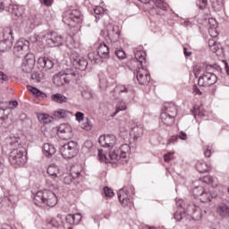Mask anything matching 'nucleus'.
<instances>
[{
    "label": "nucleus",
    "instance_id": "1",
    "mask_svg": "<svg viewBox=\"0 0 229 229\" xmlns=\"http://www.w3.org/2000/svg\"><path fill=\"white\" fill-rule=\"evenodd\" d=\"M6 142L9 148L13 149L9 154V162L12 165H14V167L24 165L28 158L24 156V148L21 147V138L15 136L10 137L6 140Z\"/></svg>",
    "mask_w": 229,
    "mask_h": 229
},
{
    "label": "nucleus",
    "instance_id": "2",
    "mask_svg": "<svg viewBox=\"0 0 229 229\" xmlns=\"http://www.w3.org/2000/svg\"><path fill=\"white\" fill-rule=\"evenodd\" d=\"M30 52V42L25 39H19L14 47V53L19 55H25V58L22 63L21 69L23 72H31L33 67H35V58L33 55H29Z\"/></svg>",
    "mask_w": 229,
    "mask_h": 229
},
{
    "label": "nucleus",
    "instance_id": "3",
    "mask_svg": "<svg viewBox=\"0 0 229 229\" xmlns=\"http://www.w3.org/2000/svg\"><path fill=\"white\" fill-rule=\"evenodd\" d=\"M50 190H44L43 191H38L34 195V203L38 206H40L42 203L47 205V207H55L56 203H58V199L55 192H53L54 189L56 187L54 184L49 185Z\"/></svg>",
    "mask_w": 229,
    "mask_h": 229
},
{
    "label": "nucleus",
    "instance_id": "4",
    "mask_svg": "<svg viewBox=\"0 0 229 229\" xmlns=\"http://www.w3.org/2000/svg\"><path fill=\"white\" fill-rule=\"evenodd\" d=\"M134 56L137 62H139L141 65V67H139L134 72V76H136L137 81L140 85H147V83H149V81H151V76L149 75V72L142 67V64L146 62V52L136 51L134 52Z\"/></svg>",
    "mask_w": 229,
    "mask_h": 229
},
{
    "label": "nucleus",
    "instance_id": "5",
    "mask_svg": "<svg viewBox=\"0 0 229 229\" xmlns=\"http://www.w3.org/2000/svg\"><path fill=\"white\" fill-rule=\"evenodd\" d=\"M206 72L199 78V87H212L215 83H217V75L214 73V70L217 65L214 64H203Z\"/></svg>",
    "mask_w": 229,
    "mask_h": 229
},
{
    "label": "nucleus",
    "instance_id": "6",
    "mask_svg": "<svg viewBox=\"0 0 229 229\" xmlns=\"http://www.w3.org/2000/svg\"><path fill=\"white\" fill-rule=\"evenodd\" d=\"M53 81L57 87H63L71 81H78V72L73 70L61 71L54 75Z\"/></svg>",
    "mask_w": 229,
    "mask_h": 229
},
{
    "label": "nucleus",
    "instance_id": "7",
    "mask_svg": "<svg viewBox=\"0 0 229 229\" xmlns=\"http://www.w3.org/2000/svg\"><path fill=\"white\" fill-rule=\"evenodd\" d=\"M176 206L181 208V210H186L189 216H191V218L194 221H199L201 219V208L196 206V204H190L187 208H185V202L182 199H178L175 200Z\"/></svg>",
    "mask_w": 229,
    "mask_h": 229
},
{
    "label": "nucleus",
    "instance_id": "8",
    "mask_svg": "<svg viewBox=\"0 0 229 229\" xmlns=\"http://www.w3.org/2000/svg\"><path fill=\"white\" fill-rule=\"evenodd\" d=\"M98 157L99 162H106V164H108L110 162H117L118 164H123V157L121 156L119 149L110 150L108 157L105 155L103 149H98Z\"/></svg>",
    "mask_w": 229,
    "mask_h": 229
},
{
    "label": "nucleus",
    "instance_id": "9",
    "mask_svg": "<svg viewBox=\"0 0 229 229\" xmlns=\"http://www.w3.org/2000/svg\"><path fill=\"white\" fill-rule=\"evenodd\" d=\"M60 153L63 158L71 159L78 155V143L76 141H69L60 148Z\"/></svg>",
    "mask_w": 229,
    "mask_h": 229
},
{
    "label": "nucleus",
    "instance_id": "10",
    "mask_svg": "<svg viewBox=\"0 0 229 229\" xmlns=\"http://www.w3.org/2000/svg\"><path fill=\"white\" fill-rule=\"evenodd\" d=\"M64 19H69L72 21H64V24H67L68 26H71L72 28H74L76 24H80L83 21V16L81 15V13L80 10H73V11H66L64 15Z\"/></svg>",
    "mask_w": 229,
    "mask_h": 229
},
{
    "label": "nucleus",
    "instance_id": "11",
    "mask_svg": "<svg viewBox=\"0 0 229 229\" xmlns=\"http://www.w3.org/2000/svg\"><path fill=\"white\" fill-rule=\"evenodd\" d=\"M192 194L194 198H197V199H199L202 203H208V201L214 198V195H212L208 190H205V188L201 186L195 187L192 191Z\"/></svg>",
    "mask_w": 229,
    "mask_h": 229
},
{
    "label": "nucleus",
    "instance_id": "12",
    "mask_svg": "<svg viewBox=\"0 0 229 229\" xmlns=\"http://www.w3.org/2000/svg\"><path fill=\"white\" fill-rule=\"evenodd\" d=\"M8 110V102H0V126L3 128H8L12 124V117L8 114H5Z\"/></svg>",
    "mask_w": 229,
    "mask_h": 229
},
{
    "label": "nucleus",
    "instance_id": "13",
    "mask_svg": "<svg viewBox=\"0 0 229 229\" xmlns=\"http://www.w3.org/2000/svg\"><path fill=\"white\" fill-rule=\"evenodd\" d=\"M64 44V38L58 32H50L47 34V45L48 47H56Z\"/></svg>",
    "mask_w": 229,
    "mask_h": 229
},
{
    "label": "nucleus",
    "instance_id": "14",
    "mask_svg": "<svg viewBox=\"0 0 229 229\" xmlns=\"http://www.w3.org/2000/svg\"><path fill=\"white\" fill-rule=\"evenodd\" d=\"M98 142L102 148H114L117 144V138L114 134H106L100 136Z\"/></svg>",
    "mask_w": 229,
    "mask_h": 229
},
{
    "label": "nucleus",
    "instance_id": "15",
    "mask_svg": "<svg viewBox=\"0 0 229 229\" xmlns=\"http://www.w3.org/2000/svg\"><path fill=\"white\" fill-rule=\"evenodd\" d=\"M57 135L63 140H69V139H72V128L71 125L61 124L57 130Z\"/></svg>",
    "mask_w": 229,
    "mask_h": 229
},
{
    "label": "nucleus",
    "instance_id": "16",
    "mask_svg": "<svg viewBox=\"0 0 229 229\" xmlns=\"http://www.w3.org/2000/svg\"><path fill=\"white\" fill-rule=\"evenodd\" d=\"M121 35V31L119 30V27L109 24L107 26V37L112 40H119V37Z\"/></svg>",
    "mask_w": 229,
    "mask_h": 229
},
{
    "label": "nucleus",
    "instance_id": "17",
    "mask_svg": "<svg viewBox=\"0 0 229 229\" xmlns=\"http://www.w3.org/2000/svg\"><path fill=\"white\" fill-rule=\"evenodd\" d=\"M128 190H126V188H123L121 189L118 193V199L120 203H122L123 207H128V205H130V198H128Z\"/></svg>",
    "mask_w": 229,
    "mask_h": 229
},
{
    "label": "nucleus",
    "instance_id": "18",
    "mask_svg": "<svg viewBox=\"0 0 229 229\" xmlns=\"http://www.w3.org/2000/svg\"><path fill=\"white\" fill-rule=\"evenodd\" d=\"M174 114H169L168 113L161 112L160 119L163 124L165 126H173L174 124Z\"/></svg>",
    "mask_w": 229,
    "mask_h": 229
},
{
    "label": "nucleus",
    "instance_id": "19",
    "mask_svg": "<svg viewBox=\"0 0 229 229\" xmlns=\"http://www.w3.org/2000/svg\"><path fill=\"white\" fill-rule=\"evenodd\" d=\"M130 145L123 144L122 145L119 149L118 153H120V156L122 157V164H126L128 162V155H130Z\"/></svg>",
    "mask_w": 229,
    "mask_h": 229
},
{
    "label": "nucleus",
    "instance_id": "20",
    "mask_svg": "<svg viewBox=\"0 0 229 229\" xmlns=\"http://www.w3.org/2000/svg\"><path fill=\"white\" fill-rule=\"evenodd\" d=\"M38 64L39 67H42L46 71H49V69H53V65H55L53 61H51L47 57H41V58H39L38 60Z\"/></svg>",
    "mask_w": 229,
    "mask_h": 229
},
{
    "label": "nucleus",
    "instance_id": "21",
    "mask_svg": "<svg viewBox=\"0 0 229 229\" xmlns=\"http://www.w3.org/2000/svg\"><path fill=\"white\" fill-rule=\"evenodd\" d=\"M47 174L53 178V180H58V174H60V168L55 164L50 165L47 167Z\"/></svg>",
    "mask_w": 229,
    "mask_h": 229
},
{
    "label": "nucleus",
    "instance_id": "22",
    "mask_svg": "<svg viewBox=\"0 0 229 229\" xmlns=\"http://www.w3.org/2000/svg\"><path fill=\"white\" fill-rule=\"evenodd\" d=\"M97 53L100 58H108V55H110V48L106 44H101L98 47Z\"/></svg>",
    "mask_w": 229,
    "mask_h": 229
},
{
    "label": "nucleus",
    "instance_id": "23",
    "mask_svg": "<svg viewBox=\"0 0 229 229\" xmlns=\"http://www.w3.org/2000/svg\"><path fill=\"white\" fill-rule=\"evenodd\" d=\"M165 114H169L170 115L176 116L178 110L176 109V105L174 103H167L165 106V109L162 111Z\"/></svg>",
    "mask_w": 229,
    "mask_h": 229
},
{
    "label": "nucleus",
    "instance_id": "24",
    "mask_svg": "<svg viewBox=\"0 0 229 229\" xmlns=\"http://www.w3.org/2000/svg\"><path fill=\"white\" fill-rule=\"evenodd\" d=\"M211 165L206 164L203 160H199L196 163V169L199 173H208L210 171Z\"/></svg>",
    "mask_w": 229,
    "mask_h": 229
},
{
    "label": "nucleus",
    "instance_id": "25",
    "mask_svg": "<svg viewBox=\"0 0 229 229\" xmlns=\"http://www.w3.org/2000/svg\"><path fill=\"white\" fill-rule=\"evenodd\" d=\"M43 153L45 157H53L55 153H56V148H55V146L49 143H45L43 146Z\"/></svg>",
    "mask_w": 229,
    "mask_h": 229
},
{
    "label": "nucleus",
    "instance_id": "26",
    "mask_svg": "<svg viewBox=\"0 0 229 229\" xmlns=\"http://www.w3.org/2000/svg\"><path fill=\"white\" fill-rule=\"evenodd\" d=\"M12 46H13V43L10 39L0 41L1 53H6V51H10V49H12Z\"/></svg>",
    "mask_w": 229,
    "mask_h": 229
},
{
    "label": "nucleus",
    "instance_id": "27",
    "mask_svg": "<svg viewBox=\"0 0 229 229\" xmlns=\"http://www.w3.org/2000/svg\"><path fill=\"white\" fill-rule=\"evenodd\" d=\"M52 101L62 105V103H67V97L62 95V93H56L51 96Z\"/></svg>",
    "mask_w": 229,
    "mask_h": 229
},
{
    "label": "nucleus",
    "instance_id": "28",
    "mask_svg": "<svg viewBox=\"0 0 229 229\" xmlns=\"http://www.w3.org/2000/svg\"><path fill=\"white\" fill-rule=\"evenodd\" d=\"M201 181L203 182V183H208L212 187H217V178L212 175H206L201 179Z\"/></svg>",
    "mask_w": 229,
    "mask_h": 229
},
{
    "label": "nucleus",
    "instance_id": "29",
    "mask_svg": "<svg viewBox=\"0 0 229 229\" xmlns=\"http://www.w3.org/2000/svg\"><path fill=\"white\" fill-rule=\"evenodd\" d=\"M216 212L221 217H229V207L226 205H220Z\"/></svg>",
    "mask_w": 229,
    "mask_h": 229
},
{
    "label": "nucleus",
    "instance_id": "30",
    "mask_svg": "<svg viewBox=\"0 0 229 229\" xmlns=\"http://www.w3.org/2000/svg\"><path fill=\"white\" fill-rule=\"evenodd\" d=\"M87 65H89V62L84 57H81L77 62V66L73 65L75 69H79V71H85L87 69Z\"/></svg>",
    "mask_w": 229,
    "mask_h": 229
},
{
    "label": "nucleus",
    "instance_id": "31",
    "mask_svg": "<svg viewBox=\"0 0 229 229\" xmlns=\"http://www.w3.org/2000/svg\"><path fill=\"white\" fill-rule=\"evenodd\" d=\"M27 89L30 92H31V94H33L34 96H37L38 98H46V93L40 91L38 89H37L31 85H28Z\"/></svg>",
    "mask_w": 229,
    "mask_h": 229
},
{
    "label": "nucleus",
    "instance_id": "32",
    "mask_svg": "<svg viewBox=\"0 0 229 229\" xmlns=\"http://www.w3.org/2000/svg\"><path fill=\"white\" fill-rule=\"evenodd\" d=\"M37 117L39 123H42L43 124H47L48 123H51V120L53 119V117H51L47 114H38Z\"/></svg>",
    "mask_w": 229,
    "mask_h": 229
},
{
    "label": "nucleus",
    "instance_id": "33",
    "mask_svg": "<svg viewBox=\"0 0 229 229\" xmlns=\"http://www.w3.org/2000/svg\"><path fill=\"white\" fill-rule=\"evenodd\" d=\"M80 170H77V172L72 174V175L65 176L64 178V183H65V185H71V183H72V178H80Z\"/></svg>",
    "mask_w": 229,
    "mask_h": 229
},
{
    "label": "nucleus",
    "instance_id": "34",
    "mask_svg": "<svg viewBox=\"0 0 229 229\" xmlns=\"http://www.w3.org/2000/svg\"><path fill=\"white\" fill-rule=\"evenodd\" d=\"M225 6L223 0H212V8L215 12H221Z\"/></svg>",
    "mask_w": 229,
    "mask_h": 229
},
{
    "label": "nucleus",
    "instance_id": "35",
    "mask_svg": "<svg viewBox=\"0 0 229 229\" xmlns=\"http://www.w3.org/2000/svg\"><path fill=\"white\" fill-rule=\"evenodd\" d=\"M156 3V6L160 8V10H164V12H167L169 9V4L165 3L164 0H153Z\"/></svg>",
    "mask_w": 229,
    "mask_h": 229
},
{
    "label": "nucleus",
    "instance_id": "36",
    "mask_svg": "<svg viewBox=\"0 0 229 229\" xmlns=\"http://www.w3.org/2000/svg\"><path fill=\"white\" fill-rule=\"evenodd\" d=\"M126 110V103H124V101L121 100L117 103L116 105V110L115 112L113 114L112 117H115V115H117V114H119V112H123Z\"/></svg>",
    "mask_w": 229,
    "mask_h": 229
},
{
    "label": "nucleus",
    "instance_id": "37",
    "mask_svg": "<svg viewBox=\"0 0 229 229\" xmlns=\"http://www.w3.org/2000/svg\"><path fill=\"white\" fill-rule=\"evenodd\" d=\"M80 55L77 54L76 51L72 50L71 53H70V61H71V64H72V65H76L78 66V60H80Z\"/></svg>",
    "mask_w": 229,
    "mask_h": 229
},
{
    "label": "nucleus",
    "instance_id": "38",
    "mask_svg": "<svg viewBox=\"0 0 229 229\" xmlns=\"http://www.w3.org/2000/svg\"><path fill=\"white\" fill-rule=\"evenodd\" d=\"M116 90L118 92H122V93L125 92L126 94H128V92H132L133 91L131 86H130V85L126 86V85H123V84L118 85L116 87Z\"/></svg>",
    "mask_w": 229,
    "mask_h": 229
},
{
    "label": "nucleus",
    "instance_id": "39",
    "mask_svg": "<svg viewBox=\"0 0 229 229\" xmlns=\"http://www.w3.org/2000/svg\"><path fill=\"white\" fill-rule=\"evenodd\" d=\"M82 130H86V131H90L92 130V122L89 118H85L81 123Z\"/></svg>",
    "mask_w": 229,
    "mask_h": 229
},
{
    "label": "nucleus",
    "instance_id": "40",
    "mask_svg": "<svg viewBox=\"0 0 229 229\" xmlns=\"http://www.w3.org/2000/svg\"><path fill=\"white\" fill-rule=\"evenodd\" d=\"M88 58L89 60H90V62H94V64H99V58H101L99 56V54H98V52H90L88 55Z\"/></svg>",
    "mask_w": 229,
    "mask_h": 229
},
{
    "label": "nucleus",
    "instance_id": "41",
    "mask_svg": "<svg viewBox=\"0 0 229 229\" xmlns=\"http://www.w3.org/2000/svg\"><path fill=\"white\" fill-rule=\"evenodd\" d=\"M185 210L186 209L177 210L174 215V218L176 219L177 221H182V219H183V217L187 216V213H185Z\"/></svg>",
    "mask_w": 229,
    "mask_h": 229
},
{
    "label": "nucleus",
    "instance_id": "42",
    "mask_svg": "<svg viewBox=\"0 0 229 229\" xmlns=\"http://www.w3.org/2000/svg\"><path fill=\"white\" fill-rule=\"evenodd\" d=\"M67 114H69V111L64 109H58L57 111L54 112L55 117H58L59 119H64V117H67Z\"/></svg>",
    "mask_w": 229,
    "mask_h": 229
},
{
    "label": "nucleus",
    "instance_id": "43",
    "mask_svg": "<svg viewBox=\"0 0 229 229\" xmlns=\"http://www.w3.org/2000/svg\"><path fill=\"white\" fill-rule=\"evenodd\" d=\"M203 149H204V157L206 158H210V157H212V146L206 145L204 146Z\"/></svg>",
    "mask_w": 229,
    "mask_h": 229
},
{
    "label": "nucleus",
    "instance_id": "44",
    "mask_svg": "<svg viewBox=\"0 0 229 229\" xmlns=\"http://www.w3.org/2000/svg\"><path fill=\"white\" fill-rule=\"evenodd\" d=\"M29 22L30 23V28L33 29L37 26L38 19L37 15L32 14L29 17Z\"/></svg>",
    "mask_w": 229,
    "mask_h": 229
},
{
    "label": "nucleus",
    "instance_id": "45",
    "mask_svg": "<svg viewBox=\"0 0 229 229\" xmlns=\"http://www.w3.org/2000/svg\"><path fill=\"white\" fill-rule=\"evenodd\" d=\"M12 8H13V15H16V17H22V13H21V10H22V7H18L17 5H12Z\"/></svg>",
    "mask_w": 229,
    "mask_h": 229
},
{
    "label": "nucleus",
    "instance_id": "46",
    "mask_svg": "<svg viewBox=\"0 0 229 229\" xmlns=\"http://www.w3.org/2000/svg\"><path fill=\"white\" fill-rule=\"evenodd\" d=\"M196 4L199 8V10H205V8H207L208 1L207 0H197Z\"/></svg>",
    "mask_w": 229,
    "mask_h": 229
},
{
    "label": "nucleus",
    "instance_id": "47",
    "mask_svg": "<svg viewBox=\"0 0 229 229\" xmlns=\"http://www.w3.org/2000/svg\"><path fill=\"white\" fill-rule=\"evenodd\" d=\"M72 217L73 223L75 225H80V223L81 222V219H82L81 213H77V214L72 215Z\"/></svg>",
    "mask_w": 229,
    "mask_h": 229
},
{
    "label": "nucleus",
    "instance_id": "48",
    "mask_svg": "<svg viewBox=\"0 0 229 229\" xmlns=\"http://www.w3.org/2000/svg\"><path fill=\"white\" fill-rule=\"evenodd\" d=\"M9 78L6 73L0 71V85H4V83H7Z\"/></svg>",
    "mask_w": 229,
    "mask_h": 229
},
{
    "label": "nucleus",
    "instance_id": "49",
    "mask_svg": "<svg viewBox=\"0 0 229 229\" xmlns=\"http://www.w3.org/2000/svg\"><path fill=\"white\" fill-rule=\"evenodd\" d=\"M115 55H116L117 58H119L120 60H124V58H126V53H124L123 49L116 50Z\"/></svg>",
    "mask_w": 229,
    "mask_h": 229
},
{
    "label": "nucleus",
    "instance_id": "50",
    "mask_svg": "<svg viewBox=\"0 0 229 229\" xmlns=\"http://www.w3.org/2000/svg\"><path fill=\"white\" fill-rule=\"evenodd\" d=\"M31 80L32 81H34L35 83H40V81H42V79L40 78V73L39 72H34L31 74Z\"/></svg>",
    "mask_w": 229,
    "mask_h": 229
},
{
    "label": "nucleus",
    "instance_id": "51",
    "mask_svg": "<svg viewBox=\"0 0 229 229\" xmlns=\"http://www.w3.org/2000/svg\"><path fill=\"white\" fill-rule=\"evenodd\" d=\"M208 33L210 37H213V38H216V37L219 35V32H217V28L208 27Z\"/></svg>",
    "mask_w": 229,
    "mask_h": 229
},
{
    "label": "nucleus",
    "instance_id": "52",
    "mask_svg": "<svg viewBox=\"0 0 229 229\" xmlns=\"http://www.w3.org/2000/svg\"><path fill=\"white\" fill-rule=\"evenodd\" d=\"M216 40L214 39H209L208 41V46L211 51H213V53H216V51H217V47H216Z\"/></svg>",
    "mask_w": 229,
    "mask_h": 229
},
{
    "label": "nucleus",
    "instance_id": "53",
    "mask_svg": "<svg viewBox=\"0 0 229 229\" xmlns=\"http://www.w3.org/2000/svg\"><path fill=\"white\" fill-rule=\"evenodd\" d=\"M104 194L107 198H112V196H114V191H112V189L106 186L104 187Z\"/></svg>",
    "mask_w": 229,
    "mask_h": 229
},
{
    "label": "nucleus",
    "instance_id": "54",
    "mask_svg": "<svg viewBox=\"0 0 229 229\" xmlns=\"http://www.w3.org/2000/svg\"><path fill=\"white\" fill-rule=\"evenodd\" d=\"M75 117H76V121H78V123H81V121H85V114H83L81 112H77L75 114Z\"/></svg>",
    "mask_w": 229,
    "mask_h": 229
},
{
    "label": "nucleus",
    "instance_id": "55",
    "mask_svg": "<svg viewBox=\"0 0 229 229\" xmlns=\"http://www.w3.org/2000/svg\"><path fill=\"white\" fill-rule=\"evenodd\" d=\"M38 37V42H44V40L47 39V36L45 32H41L39 34H37Z\"/></svg>",
    "mask_w": 229,
    "mask_h": 229
},
{
    "label": "nucleus",
    "instance_id": "56",
    "mask_svg": "<svg viewBox=\"0 0 229 229\" xmlns=\"http://www.w3.org/2000/svg\"><path fill=\"white\" fill-rule=\"evenodd\" d=\"M208 24L209 28H217V21L214 18H209L208 19Z\"/></svg>",
    "mask_w": 229,
    "mask_h": 229
},
{
    "label": "nucleus",
    "instance_id": "57",
    "mask_svg": "<svg viewBox=\"0 0 229 229\" xmlns=\"http://www.w3.org/2000/svg\"><path fill=\"white\" fill-rule=\"evenodd\" d=\"M176 142H178V136L174 135L168 140L166 145L169 146V144H176Z\"/></svg>",
    "mask_w": 229,
    "mask_h": 229
},
{
    "label": "nucleus",
    "instance_id": "58",
    "mask_svg": "<svg viewBox=\"0 0 229 229\" xmlns=\"http://www.w3.org/2000/svg\"><path fill=\"white\" fill-rule=\"evenodd\" d=\"M178 139H180L181 140H187L188 136L187 133L183 131H181L179 132V134L177 135Z\"/></svg>",
    "mask_w": 229,
    "mask_h": 229
},
{
    "label": "nucleus",
    "instance_id": "59",
    "mask_svg": "<svg viewBox=\"0 0 229 229\" xmlns=\"http://www.w3.org/2000/svg\"><path fill=\"white\" fill-rule=\"evenodd\" d=\"M82 98H84V99H90L92 98V92L89 90L82 91Z\"/></svg>",
    "mask_w": 229,
    "mask_h": 229
},
{
    "label": "nucleus",
    "instance_id": "60",
    "mask_svg": "<svg viewBox=\"0 0 229 229\" xmlns=\"http://www.w3.org/2000/svg\"><path fill=\"white\" fill-rule=\"evenodd\" d=\"M173 155H174V152H169L164 156L165 162H169L170 160H173Z\"/></svg>",
    "mask_w": 229,
    "mask_h": 229
},
{
    "label": "nucleus",
    "instance_id": "61",
    "mask_svg": "<svg viewBox=\"0 0 229 229\" xmlns=\"http://www.w3.org/2000/svg\"><path fill=\"white\" fill-rule=\"evenodd\" d=\"M96 15H103V13H105V9H103V7L101 6H97L94 10Z\"/></svg>",
    "mask_w": 229,
    "mask_h": 229
},
{
    "label": "nucleus",
    "instance_id": "62",
    "mask_svg": "<svg viewBox=\"0 0 229 229\" xmlns=\"http://www.w3.org/2000/svg\"><path fill=\"white\" fill-rule=\"evenodd\" d=\"M192 90L195 96H201L203 94V92H201V89H199V88L196 85L193 86Z\"/></svg>",
    "mask_w": 229,
    "mask_h": 229
},
{
    "label": "nucleus",
    "instance_id": "63",
    "mask_svg": "<svg viewBox=\"0 0 229 229\" xmlns=\"http://www.w3.org/2000/svg\"><path fill=\"white\" fill-rule=\"evenodd\" d=\"M66 223H68V225H75L74 220L72 219V214L66 216Z\"/></svg>",
    "mask_w": 229,
    "mask_h": 229
},
{
    "label": "nucleus",
    "instance_id": "64",
    "mask_svg": "<svg viewBox=\"0 0 229 229\" xmlns=\"http://www.w3.org/2000/svg\"><path fill=\"white\" fill-rule=\"evenodd\" d=\"M194 115H199L200 117H203L205 114L201 112V107L200 108L194 107Z\"/></svg>",
    "mask_w": 229,
    "mask_h": 229
}]
</instances>
